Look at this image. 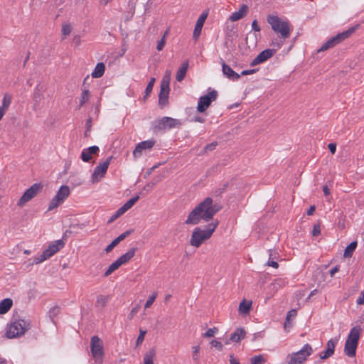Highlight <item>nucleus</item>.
<instances>
[{
  "mask_svg": "<svg viewBox=\"0 0 364 364\" xmlns=\"http://www.w3.org/2000/svg\"><path fill=\"white\" fill-rule=\"evenodd\" d=\"M221 206L213 203L211 198L208 197L200 203L188 215L185 223L187 225H197L201 220L208 222L220 210Z\"/></svg>",
  "mask_w": 364,
  "mask_h": 364,
  "instance_id": "1",
  "label": "nucleus"
},
{
  "mask_svg": "<svg viewBox=\"0 0 364 364\" xmlns=\"http://www.w3.org/2000/svg\"><path fill=\"white\" fill-rule=\"evenodd\" d=\"M218 224L219 221L218 220H212L210 224H208V228L206 230H202L200 228H196L193 230L191 237V245L195 247H199L203 244V242L210 238Z\"/></svg>",
  "mask_w": 364,
  "mask_h": 364,
  "instance_id": "2",
  "label": "nucleus"
},
{
  "mask_svg": "<svg viewBox=\"0 0 364 364\" xmlns=\"http://www.w3.org/2000/svg\"><path fill=\"white\" fill-rule=\"evenodd\" d=\"M267 22L271 26L272 29L283 39L289 38L291 31V26L288 21L281 19L279 16L269 15Z\"/></svg>",
  "mask_w": 364,
  "mask_h": 364,
  "instance_id": "3",
  "label": "nucleus"
},
{
  "mask_svg": "<svg viewBox=\"0 0 364 364\" xmlns=\"http://www.w3.org/2000/svg\"><path fill=\"white\" fill-rule=\"evenodd\" d=\"M31 328V321L28 319H18L7 326L6 337L14 338L23 336Z\"/></svg>",
  "mask_w": 364,
  "mask_h": 364,
  "instance_id": "4",
  "label": "nucleus"
},
{
  "mask_svg": "<svg viewBox=\"0 0 364 364\" xmlns=\"http://www.w3.org/2000/svg\"><path fill=\"white\" fill-rule=\"evenodd\" d=\"M361 331L362 328L360 326H355L351 328L344 346V352L348 357H354L355 355Z\"/></svg>",
  "mask_w": 364,
  "mask_h": 364,
  "instance_id": "5",
  "label": "nucleus"
},
{
  "mask_svg": "<svg viewBox=\"0 0 364 364\" xmlns=\"http://www.w3.org/2000/svg\"><path fill=\"white\" fill-rule=\"evenodd\" d=\"M358 25H356L355 26L350 27L343 32L338 33L327 41L326 43H324L318 51L321 52L327 50L328 49L334 47L337 44L347 39L358 29Z\"/></svg>",
  "mask_w": 364,
  "mask_h": 364,
  "instance_id": "6",
  "label": "nucleus"
},
{
  "mask_svg": "<svg viewBox=\"0 0 364 364\" xmlns=\"http://www.w3.org/2000/svg\"><path fill=\"white\" fill-rule=\"evenodd\" d=\"M65 245L64 242L62 240H58L53 242L49 245L48 248L43 251V252L38 257L34 258L33 262L30 263L31 265L40 264L47 259L52 257Z\"/></svg>",
  "mask_w": 364,
  "mask_h": 364,
  "instance_id": "7",
  "label": "nucleus"
},
{
  "mask_svg": "<svg viewBox=\"0 0 364 364\" xmlns=\"http://www.w3.org/2000/svg\"><path fill=\"white\" fill-rule=\"evenodd\" d=\"M312 352V347L309 344H305L298 352L287 355V364H303Z\"/></svg>",
  "mask_w": 364,
  "mask_h": 364,
  "instance_id": "8",
  "label": "nucleus"
},
{
  "mask_svg": "<svg viewBox=\"0 0 364 364\" xmlns=\"http://www.w3.org/2000/svg\"><path fill=\"white\" fill-rule=\"evenodd\" d=\"M70 193L68 186H61L56 193L55 196L50 200L48 210L51 211L63 203Z\"/></svg>",
  "mask_w": 364,
  "mask_h": 364,
  "instance_id": "9",
  "label": "nucleus"
},
{
  "mask_svg": "<svg viewBox=\"0 0 364 364\" xmlns=\"http://www.w3.org/2000/svg\"><path fill=\"white\" fill-rule=\"evenodd\" d=\"M43 186L41 183H34L28 188L17 202L18 207H23L26 203L32 200L38 193L41 191Z\"/></svg>",
  "mask_w": 364,
  "mask_h": 364,
  "instance_id": "10",
  "label": "nucleus"
},
{
  "mask_svg": "<svg viewBox=\"0 0 364 364\" xmlns=\"http://www.w3.org/2000/svg\"><path fill=\"white\" fill-rule=\"evenodd\" d=\"M218 97V92L216 90H212L207 95L202 96L199 98L197 110L199 112H205L210 105L213 101L216 100Z\"/></svg>",
  "mask_w": 364,
  "mask_h": 364,
  "instance_id": "11",
  "label": "nucleus"
},
{
  "mask_svg": "<svg viewBox=\"0 0 364 364\" xmlns=\"http://www.w3.org/2000/svg\"><path fill=\"white\" fill-rule=\"evenodd\" d=\"M112 159V156H109L104 162L100 163L99 165L95 167L91 176V181L92 183L98 182L105 176Z\"/></svg>",
  "mask_w": 364,
  "mask_h": 364,
  "instance_id": "12",
  "label": "nucleus"
},
{
  "mask_svg": "<svg viewBox=\"0 0 364 364\" xmlns=\"http://www.w3.org/2000/svg\"><path fill=\"white\" fill-rule=\"evenodd\" d=\"M91 353L96 360H101L103 355V343L102 340L97 336H94L90 342Z\"/></svg>",
  "mask_w": 364,
  "mask_h": 364,
  "instance_id": "13",
  "label": "nucleus"
},
{
  "mask_svg": "<svg viewBox=\"0 0 364 364\" xmlns=\"http://www.w3.org/2000/svg\"><path fill=\"white\" fill-rule=\"evenodd\" d=\"M181 124V120L169 117H164L159 122V127L160 129H173L179 127Z\"/></svg>",
  "mask_w": 364,
  "mask_h": 364,
  "instance_id": "14",
  "label": "nucleus"
},
{
  "mask_svg": "<svg viewBox=\"0 0 364 364\" xmlns=\"http://www.w3.org/2000/svg\"><path fill=\"white\" fill-rule=\"evenodd\" d=\"M155 144L153 139L146 140L139 143L133 151V156L135 158L140 157L144 150L151 149Z\"/></svg>",
  "mask_w": 364,
  "mask_h": 364,
  "instance_id": "15",
  "label": "nucleus"
},
{
  "mask_svg": "<svg viewBox=\"0 0 364 364\" xmlns=\"http://www.w3.org/2000/svg\"><path fill=\"white\" fill-rule=\"evenodd\" d=\"M274 54V51L271 49H267L258 54V55L251 62L252 66H255L258 64L264 63L270 58Z\"/></svg>",
  "mask_w": 364,
  "mask_h": 364,
  "instance_id": "16",
  "label": "nucleus"
},
{
  "mask_svg": "<svg viewBox=\"0 0 364 364\" xmlns=\"http://www.w3.org/2000/svg\"><path fill=\"white\" fill-rule=\"evenodd\" d=\"M222 70L223 75L230 80H237L240 77V75L235 72L225 61L221 59Z\"/></svg>",
  "mask_w": 364,
  "mask_h": 364,
  "instance_id": "17",
  "label": "nucleus"
},
{
  "mask_svg": "<svg viewBox=\"0 0 364 364\" xmlns=\"http://www.w3.org/2000/svg\"><path fill=\"white\" fill-rule=\"evenodd\" d=\"M207 17H208V13L203 12L198 18L196 26H195L194 31H193V37L194 39L197 40L199 36L200 35L202 28L203 26V24H204Z\"/></svg>",
  "mask_w": 364,
  "mask_h": 364,
  "instance_id": "18",
  "label": "nucleus"
},
{
  "mask_svg": "<svg viewBox=\"0 0 364 364\" xmlns=\"http://www.w3.org/2000/svg\"><path fill=\"white\" fill-rule=\"evenodd\" d=\"M99 150L97 146H92L83 149L81 153V159L85 162H89L92 159V155L97 154Z\"/></svg>",
  "mask_w": 364,
  "mask_h": 364,
  "instance_id": "19",
  "label": "nucleus"
},
{
  "mask_svg": "<svg viewBox=\"0 0 364 364\" xmlns=\"http://www.w3.org/2000/svg\"><path fill=\"white\" fill-rule=\"evenodd\" d=\"M248 6L242 5L237 11L233 12L229 17L230 21L234 22L242 18L247 13Z\"/></svg>",
  "mask_w": 364,
  "mask_h": 364,
  "instance_id": "20",
  "label": "nucleus"
},
{
  "mask_svg": "<svg viewBox=\"0 0 364 364\" xmlns=\"http://www.w3.org/2000/svg\"><path fill=\"white\" fill-rule=\"evenodd\" d=\"M136 248H132L127 252L120 256L117 260L119 262V264H122L128 262L135 255Z\"/></svg>",
  "mask_w": 364,
  "mask_h": 364,
  "instance_id": "21",
  "label": "nucleus"
},
{
  "mask_svg": "<svg viewBox=\"0 0 364 364\" xmlns=\"http://www.w3.org/2000/svg\"><path fill=\"white\" fill-rule=\"evenodd\" d=\"M169 91H170V87L161 86L160 92H159V104L160 105H165L167 103Z\"/></svg>",
  "mask_w": 364,
  "mask_h": 364,
  "instance_id": "22",
  "label": "nucleus"
},
{
  "mask_svg": "<svg viewBox=\"0 0 364 364\" xmlns=\"http://www.w3.org/2000/svg\"><path fill=\"white\" fill-rule=\"evenodd\" d=\"M188 68V62H183L176 73V79L177 81L181 82L185 78Z\"/></svg>",
  "mask_w": 364,
  "mask_h": 364,
  "instance_id": "23",
  "label": "nucleus"
},
{
  "mask_svg": "<svg viewBox=\"0 0 364 364\" xmlns=\"http://www.w3.org/2000/svg\"><path fill=\"white\" fill-rule=\"evenodd\" d=\"M13 301L11 299L6 298L0 302V314L7 313L12 307Z\"/></svg>",
  "mask_w": 364,
  "mask_h": 364,
  "instance_id": "24",
  "label": "nucleus"
},
{
  "mask_svg": "<svg viewBox=\"0 0 364 364\" xmlns=\"http://www.w3.org/2000/svg\"><path fill=\"white\" fill-rule=\"evenodd\" d=\"M156 350L154 348L149 349L144 355L143 364H154Z\"/></svg>",
  "mask_w": 364,
  "mask_h": 364,
  "instance_id": "25",
  "label": "nucleus"
},
{
  "mask_svg": "<svg viewBox=\"0 0 364 364\" xmlns=\"http://www.w3.org/2000/svg\"><path fill=\"white\" fill-rule=\"evenodd\" d=\"M246 332L243 328H237L230 336V340L233 342H239L245 336Z\"/></svg>",
  "mask_w": 364,
  "mask_h": 364,
  "instance_id": "26",
  "label": "nucleus"
},
{
  "mask_svg": "<svg viewBox=\"0 0 364 364\" xmlns=\"http://www.w3.org/2000/svg\"><path fill=\"white\" fill-rule=\"evenodd\" d=\"M251 307L252 301L243 299L239 305L238 311L240 314H247L250 312Z\"/></svg>",
  "mask_w": 364,
  "mask_h": 364,
  "instance_id": "27",
  "label": "nucleus"
},
{
  "mask_svg": "<svg viewBox=\"0 0 364 364\" xmlns=\"http://www.w3.org/2000/svg\"><path fill=\"white\" fill-rule=\"evenodd\" d=\"M105 70V66L103 63H98L95 66L93 72L92 73V77L98 78L103 75Z\"/></svg>",
  "mask_w": 364,
  "mask_h": 364,
  "instance_id": "28",
  "label": "nucleus"
},
{
  "mask_svg": "<svg viewBox=\"0 0 364 364\" xmlns=\"http://www.w3.org/2000/svg\"><path fill=\"white\" fill-rule=\"evenodd\" d=\"M356 247H357V242L356 241L352 242L350 245H348L346 247V249L344 250L343 256L345 257H350L353 255V253L355 251Z\"/></svg>",
  "mask_w": 364,
  "mask_h": 364,
  "instance_id": "29",
  "label": "nucleus"
},
{
  "mask_svg": "<svg viewBox=\"0 0 364 364\" xmlns=\"http://www.w3.org/2000/svg\"><path fill=\"white\" fill-rule=\"evenodd\" d=\"M139 197L138 196H135V197H133L132 198H130L127 203H125L122 207L121 208L124 211V213L126 211H127L128 210H129L135 203L136 202L139 200Z\"/></svg>",
  "mask_w": 364,
  "mask_h": 364,
  "instance_id": "30",
  "label": "nucleus"
},
{
  "mask_svg": "<svg viewBox=\"0 0 364 364\" xmlns=\"http://www.w3.org/2000/svg\"><path fill=\"white\" fill-rule=\"evenodd\" d=\"M121 265L119 264V262H118L117 260L114 261L113 263H112L107 271L104 273V277H107L109 275H110L112 273H113L115 270H117Z\"/></svg>",
  "mask_w": 364,
  "mask_h": 364,
  "instance_id": "31",
  "label": "nucleus"
},
{
  "mask_svg": "<svg viewBox=\"0 0 364 364\" xmlns=\"http://www.w3.org/2000/svg\"><path fill=\"white\" fill-rule=\"evenodd\" d=\"M171 73L170 70L166 71L165 75H164V77L162 78V80L161 82V86L169 87L170 80H171Z\"/></svg>",
  "mask_w": 364,
  "mask_h": 364,
  "instance_id": "32",
  "label": "nucleus"
},
{
  "mask_svg": "<svg viewBox=\"0 0 364 364\" xmlns=\"http://www.w3.org/2000/svg\"><path fill=\"white\" fill-rule=\"evenodd\" d=\"M12 100V96L9 93H5L4 95L3 101H2V105L4 108L8 110Z\"/></svg>",
  "mask_w": 364,
  "mask_h": 364,
  "instance_id": "33",
  "label": "nucleus"
},
{
  "mask_svg": "<svg viewBox=\"0 0 364 364\" xmlns=\"http://www.w3.org/2000/svg\"><path fill=\"white\" fill-rule=\"evenodd\" d=\"M158 296V293L157 291H154L153 292L147 299L145 304H144V308L145 309H149L151 307V306L154 304V302L155 301L156 297Z\"/></svg>",
  "mask_w": 364,
  "mask_h": 364,
  "instance_id": "34",
  "label": "nucleus"
},
{
  "mask_svg": "<svg viewBox=\"0 0 364 364\" xmlns=\"http://www.w3.org/2000/svg\"><path fill=\"white\" fill-rule=\"evenodd\" d=\"M108 299H109V297L107 296L99 295L97 297L96 305L97 306L104 307L106 305V304L108 301Z\"/></svg>",
  "mask_w": 364,
  "mask_h": 364,
  "instance_id": "35",
  "label": "nucleus"
},
{
  "mask_svg": "<svg viewBox=\"0 0 364 364\" xmlns=\"http://www.w3.org/2000/svg\"><path fill=\"white\" fill-rule=\"evenodd\" d=\"M266 359L261 355L254 356L251 358V364H263Z\"/></svg>",
  "mask_w": 364,
  "mask_h": 364,
  "instance_id": "36",
  "label": "nucleus"
},
{
  "mask_svg": "<svg viewBox=\"0 0 364 364\" xmlns=\"http://www.w3.org/2000/svg\"><path fill=\"white\" fill-rule=\"evenodd\" d=\"M90 93L89 91L87 90H85L82 91L80 100V105L82 106L85 102H87L89 100Z\"/></svg>",
  "mask_w": 364,
  "mask_h": 364,
  "instance_id": "37",
  "label": "nucleus"
},
{
  "mask_svg": "<svg viewBox=\"0 0 364 364\" xmlns=\"http://www.w3.org/2000/svg\"><path fill=\"white\" fill-rule=\"evenodd\" d=\"M336 343V340L330 339L326 343V350L333 354Z\"/></svg>",
  "mask_w": 364,
  "mask_h": 364,
  "instance_id": "38",
  "label": "nucleus"
},
{
  "mask_svg": "<svg viewBox=\"0 0 364 364\" xmlns=\"http://www.w3.org/2000/svg\"><path fill=\"white\" fill-rule=\"evenodd\" d=\"M154 82H155V78L154 77L151 78L150 81L149 82V83L146 87L144 97H146L147 96H149V94L151 92Z\"/></svg>",
  "mask_w": 364,
  "mask_h": 364,
  "instance_id": "39",
  "label": "nucleus"
},
{
  "mask_svg": "<svg viewBox=\"0 0 364 364\" xmlns=\"http://www.w3.org/2000/svg\"><path fill=\"white\" fill-rule=\"evenodd\" d=\"M124 211L121 208V207L117 210V212L110 218L108 220V223H111L114 222L117 218L123 215Z\"/></svg>",
  "mask_w": 364,
  "mask_h": 364,
  "instance_id": "40",
  "label": "nucleus"
},
{
  "mask_svg": "<svg viewBox=\"0 0 364 364\" xmlns=\"http://www.w3.org/2000/svg\"><path fill=\"white\" fill-rule=\"evenodd\" d=\"M218 331V328L213 327L211 328H209L204 334L203 337L205 338H210L213 337L215 334Z\"/></svg>",
  "mask_w": 364,
  "mask_h": 364,
  "instance_id": "41",
  "label": "nucleus"
},
{
  "mask_svg": "<svg viewBox=\"0 0 364 364\" xmlns=\"http://www.w3.org/2000/svg\"><path fill=\"white\" fill-rule=\"evenodd\" d=\"M217 143L216 142H213L211 144H207L204 148H203V152L201 153V154H206L209 151H211L213 150H214L217 146Z\"/></svg>",
  "mask_w": 364,
  "mask_h": 364,
  "instance_id": "42",
  "label": "nucleus"
},
{
  "mask_svg": "<svg viewBox=\"0 0 364 364\" xmlns=\"http://www.w3.org/2000/svg\"><path fill=\"white\" fill-rule=\"evenodd\" d=\"M72 31V26L69 23H65L62 26V33L64 36L69 35Z\"/></svg>",
  "mask_w": 364,
  "mask_h": 364,
  "instance_id": "43",
  "label": "nucleus"
},
{
  "mask_svg": "<svg viewBox=\"0 0 364 364\" xmlns=\"http://www.w3.org/2000/svg\"><path fill=\"white\" fill-rule=\"evenodd\" d=\"M192 348H193L192 358H193V360L198 362L199 360L200 347L198 346H193Z\"/></svg>",
  "mask_w": 364,
  "mask_h": 364,
  "instance_id": "44",
  "label": "nucleus"
},
{
  "mask_svg": "<svg viewBox=\"0 0 364 364\" xmlns=\"http://www.w3.org/2000/svg\"><path fill=\"white\" fill-rule=\"evenodd\" d=\"M297 312L295 309H291L289 311H288L286 319L287 323H289V321H291L296 316Z\"/></svg>",
  "mask_w": 364,
  "mask_h": 364,
  "instance_id": "45",
  "label": "nucleus"
},
{
  "mask_svg": "<svg viewBox=\"0 0 364 364\" xmlns=\"http://www.w3.org/2000/svg\"><path fill=\"white\" fill-rule=\"evenodd\" d=\"M146 333V331L145 330L140 329L139 335L136 339V345H141L142 342L144 340L145 334Z\"/></svg>",
  "mask_w": 364,
  "mask_h": 364,
  "instance_id": "46",
  "label": "nucleus"
},
{
  "mask_svg": "<svg viewBox=\"0 0 364 364\" xmlns=\"http://www.w3.org/2000/svg\"><path fill=\"white\" fill-rule=\"evenodd\" d=\"M119 243V242L117 240V238H115L106 248H105V252L107 253H109L110 252L113 248L114 247H116L118 244Z\"/></svg>",
  "mask_w": 364,
  "mask_h": 364,
  "instance_id": "47",
  "label": "nucleus"
},
{
  "mask_svg": "<svg viewBox=\"0 0 364 364\" xmlns=\"http://www.w3.org/2000/svg\"><path fill=\"white\" fill-rule=\"evenodd\" d=\"M210 345H211V346L215 347V348H217L219 350H222L223 348L222 343L217 340H213L210 342Z\"/></svg>",
  "mask_w": 364,
  "mask_h": 364,
  "instance_id": "48",
  "label": "nucleus"
},
{
  "mask_svg": "<svg viewBox=\"0 0 364 364\" xmlns=\"http://www.w3.org/2000/svg\"><path fill=\"white\" fill-rule=\"evenodd\" d=\"M333 353H331V352H329L328 350H326L320 353L319 358L322 360H325L331 357Z\"/></svg>",
  "mask_w": 364,
  "mask_h": 364,
  "instance_id": "49",
  "label": "nucleus"
},
{
  "mask_svg": "<svg viewBox=\"0 0 364 364\" xmlns=\"http://www.w3.org/2000/svg\"><path fill=\"white\" fill-rule=\"evenodd\" d=\"M132 230H127L126 232H123L120 235H119L117 238V240L120 242L121 241L124 240L127 237H128L131 233Z\"/></svg>",
  "mask_w": 364,
  "mask_h": 364,
  "instance_id": "50",
  "label": "nucleus"
},
{
  "mask_svg": "<svg viewBox=\"0 0 364 364\" xmlns=\"http://www.w3.org/2000/svg\"><path fill=\"white\" fill-rule=\"evenodd\" d=\"M139 305H137L136 306L134 307V308L131 310V311H130V313H129V316H128V318H129V320L133 319V318L135 316V315H136V314H137V312L139 311Z\"/></svg>",
  "mask_w": 364,
  "mask_h": 364,
  "instance_id": "51",
  "label": "nucleus"
},
{
  "mask_svg": "<svg viewBox=\"0 0 364 364\" xmlns=\"http://www.w3.org/2000/svg\"><path fill=\"white\" fill-rule=\"evenodd\" d=\"M165 44H166V40L161 38L160 41H159L157 43V46H156L157 50H159V51L162 50L165 46Z\"/></svg>",
  "mask_w": 364,
  "mask_h": 364,
  "instance_id": "52",
  "label": "nucleus"
},
{
  "mask_svg": "<svg viewBox=\"0 0 364 364\" xmlns=\"http://www.w3.org/2000/svg\"><path fill=\"white\" fill-rule=\"evenodd\" d=\"M321 232V228L319 225H315L313 228L312 235L313 236H317Z\"/></svg>",
  "mask_w": 364,
  "mask_h": 364,
  "instance_id": "53",
  "label": "nucleus"
},
{
  "mask_svg": "<svg viewBox=\"0 0 364 364\" xmlns=\"http://www.w3.org/2000/svg\"><path fill=\"white\" fill-rule=\"evenodd\" d=\"M356 303L358 305H364V290L361 291L360 295L357 299Z\"/></svg>",
  "mask_w": 364,
  "mask_h": 364,
  "instance_id": "54",
  "label": "nucleus"
},
{
  "mask_svg": "<svg viewBox=\"0 0 364 364\" xmlns=\"http://www.w3.org/2000/svg\"><path fill=\"white\" fill-rule=\"evenodd\" d=\"M252 30H254L255 31H260L261 28H260V26L258 25V23H257V20H254L252 23Z\"/></svg>",
  "mask_w": 364,
  "mask_h": 364,
  "instance_id": "55",
  "label": "nucleus"
},
{
  "mask_svg": "<svg viewBox=\"0 0 364 364\" xmlns=\"http://www.w3.org/2000/svg\"><path fill=\"white\" fill-rule=\"evenodd\" d=\"M73 42L75 46H79L81 44V38L80 36H75Z\"/></svg>",
  "mask_w": 364,
  "mask_h": 364,
  "instance_id": "56",
  "label": "nucleus"
},
{
  "mask_svg": "<svg viewBox=\"0 0 364 364\" xmlns=\"http://www.w3.org/2000/svg\"><path fill=\"white\" fill-rule=\"evenodd\" d=\"M328 149H329L331 153L333 154H335L336 150V144L334 143H331L328 144Z\"/></svg>",
  "mask_w": 364,
  "mask_h": 364,
  "instance_id": "57",
  "label": "nucleus"
},
{
  "mask_svg": "<svg viewBox=\"0 0 364 364\" xmlns=\"http://www.w3.org/2000/svg\"><path fill=\"white\" fill-rule=\"evenodd\" d=\"M230 364H240L239 360L236 359L233 355H230Z\"/></svg>",
  "mask_w": 364,
  "mask_h": 364,
  "instance_id": "58",
  "label": "nucleus"
},
{
  "mask_svg": "<svg viewBox=\"0 0 364 364\" xmlns=\"http://www.w3.org/2000/svg\"><path fill=\"white\" fill-rule=\"evenodd\" d=\"M267 265H268L269 267H272L275 269L278 268V267H279L278 263L275 261H268L267 263Z\"/></svg>",
  "mask_w": 364,
  "mask_h": 364,
  "instance_id": "59",
  "label": "nucleus"
},
{
  "mask_svg": "<svg viewBox=\"0 0 364 364\" xmlns=\"http://www.w3.org/2000/svg\"><path fill=\"white\" fill-rule=\"evenodd\" d=\"M338 270H339V268H338V266H336V267H333V268L330 270V272H329V273H330L331 277H333V276H334V274H335L336 272H338Z\"/></svg>",
  "mask_w": 364,
  "mask_h": 364,
  "instance_id": "60",
  "label": "nucleus"
},
{
  "mask_svg": "<svg viewBox=\"0 0 364 364\" xmlns=\"http://www.w3.org/2000/svg\"><path fill=\"white\" fill-rule=\"evenodd\" d=\"M255 72V69H252V70H243L242 73H241V75H250V74H252Z\"/></svg>",
  "mask_w": 364,
  "mask_h": 364,
  "instance_id": "61",
  "label": "nucleus"
},
{
  "mask_svg": "<svg viewBox=\"0 0 364 364\" xmlns=\"http://www.w3.org/2000/svg\"><path fill=\"white\" fill-rule=\"evenodd\" d=\"M193 121L194 122H200V123H203L205 122V119L204 118L200 117V116H196L194 117L193 118Z\"/></svg>",
  "mask_w": 364,
  "mask_h": 364,
  "instance_id": "62",
  "label": "nucleus"
},
{
  "mask_svg": "<svg viewBox=\"0 0 364 364\" xmlns=\"http://www.w3.org/2000/svg\"><path fill=\"white\" fill-rule=\"evenodd\" d=\"M7 109L0 106V120L3 118L4 115L6 114Z\"/></svg>",
  "mask_w": 364,
  "mask_h": 364,
  "instance_id": "63",
  "label": "nucleus"
},
{
  "mask_svg": "<svg viewBox=\"0 0 364 364\" xmlns=\"http://www.w3.org/2000/svg\"><path fill=\"white\" fill-rule=\"evenodd\" d=\"M33 100L36 102H38L41 100V95L38 92L35 93L33 95Z\"/></svg>",
  "mask_w": 364,
  "mask_h": 364,
  "instance_id": "64",
  "label": "nucleus"
}]
</instances>
